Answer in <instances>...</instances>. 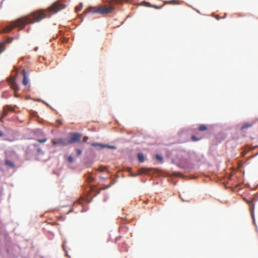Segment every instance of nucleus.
Masks as SVG:
<instances>
[{
    "label": "nucleus",
    "instance_id": "obj_22",
    "mask_svg": "<svg viewBox=\"0 0 258 258\" xmlns=\"http://www.w3.org/2000/svg\"><path fill=\"white\" fill-rule=\"evenodd\" d=\"M87 180H88V182H91L93 181V178L91 175H89V176L87 177Z\"/></svg>",
    "mask_w": 258,
    "mask_h": 258
},
{
    "label": "nucleus",
    "instance_id": "obj_17",
    "mask_svg": "<svg viewBox=\"0 0 258 258\" xmlns=\"http://www.w3.org/2000/svg\"><path fill=\"white\" fill-rule=\"evenodd\" d=\"M156 158L157 159V160H158V161H159L160 162H163V158L160 156V155H156Z\"/></svg>",
    "mask_w": 258,
    "mask_h": 258
},
{
    "label": "nucleus",
    "instance_id": "obj_19",
    "mask_svg": "<svg viewBox=\"0 0 258 258\" xmlns=\"http://www.w3.org/2000/svg\"><path fill=\"white\" fill-rule=\"evenodd\" d=\"M122 238L121 236H118L115 239V242L118 243V244H120V243L119 242V241Z\"/></svg>",
    "mask_w": 258,
    "mask_h": 258
},
{
    "label": "nucleus",
    "instance_id": "obj_12",
    "mask_svg": "<svg viewBox=\"0 0 258 258\" xmlns=\"http://www.w3.org/2000/svg\"><path fill=\"white\" fill-rule=\"evenodd\" d=\"M138 158L139 162H143L144 161V155L142 153H139L138 154Z\"/></svg>",
    "mask_w": 258,
    "mask_h": 258
},
{
    "label": "nucleus",
    "instance_id": "obj_9",
    "mask_svg": "<svg viewBox=\"0 0 258 258\" xmlns=\"http://www.w3.org/2000/svg\"><path fill=\"white\" fill-rule=\"evenodd\" d=\"M149 171V170L148 169H146V168H141L139 170V173L138 174L134 175L133 176H137V175H140L141 174H143V173H147Z\"/></svg>",
    "mask_w": 258,
    "mask_h": 258
},
{
    "label": "nucleus",
    "instance_id": "obj_30",
    "mask_svg": "<svg viewBox=\"0 0 258 258\" xmlns=\"http://www.w3.org/2000/svg\"><path fill=\"white\" fill-rule=\"evenodd\" d=\"M170 3L173 4H176V1H173L171 2Z\"/></svg>",
    "mask_w": 258,
    "mask_h": 258
},
{
    "label": "nucleus",
    "instance_id": "obj_21",
    "mask_svg": "<svg viewBox=\"0 0 258 258\" xmlns=\"http://www.w3.org/2000/svg\"><path fill=\"white\" fill-rule=\"evenodd\" d=\"M46 139H38L37 140V141L40 143H45L46 141Z\"/></svg>",
    "mask_w": 258,
    "mask_h": 258
},
{
    "label": "nucleus",
    "instance_id": "obj_11",
    "mask_svg": "<svg viewBox=\"0 0 258 258\" xmlns=\"http://www.w3.org/2000/svg\"><path fill=\"white\" fill-rule=\"evenodd\" d=\"M208 127L205 124H201L199 127V131L201 132H203L207 130Z\"/></svg>",
    "mask_w": 258,
    "mask_h": 258
},
{
    "label": "nucleus",
    "instance_id": "obj_6",
    "mask_svg": "<svg viewBox=\"0 0 258 258\" xmlns=\"http://www.w3.org/2000/svg\"><path fill=\"white\" fill-rule=\"evenodd\" d=\"M9 83L11 86V88L14 90L15 92L18 90V87L16 83L15 79L13 78H11L8 80Z\"/></svg>",
    "mask_w": 258,
    "mask_h": 258
},
{
    "label": "nucleus",
    "instance_id": "obj_24",
    "mask_svg": "<svg viewBox=\"0 0 258 258\" xmlns=\"http://www.w3.org/2000/svg\"><path fill=\"white\" fill-rule=\"evenodd\" d=\"M105 169V167H100L99 168H98V171H101V172H103Z\"/></svg>",
    "mask_w": 258,
    "mask_h": 258
},
{
    "label": "nucleus",
    "instance_id": "obj_18",
    "mask_svg": "<svg viewBox=\"0 0 258 258\" xmlns=\"http://www.w3.org/2000/svg\"><path fill=\"white\" fill-rule=\"evenodd\" d=\"M191 140L192 141H194V142L198 141H199L200 139L199 138H198L195 136H192L191 137Z\"/></svg>",
    "mask_w": 258,
    "mask_h": 258
},
{
    "label": "nucleus",
    "instance_id": "obj_8",
    "mask_svg": "<svg viewBox=\"0 0 258 258\" xmlns=\"http://www.w3.org/2000/svg\"><path fill=\"white\" fill-rule=\"evenodd\" d=\"M23 73V84L25 86H26L28 84V80L27 78L26 73L25 71V70H23L22 71Z\"/></svg>",
    "mask_w": 258,
    "mask_h": 258
},
{
    "label": "nucleus",
    "instance_id": "obj_26",
    "mask_svg": "<svg viewBox=\"0 0 258 258\" xmlns=\"http://www.w3.org/2000/svg\"><path fill=\"white\" fill-rule=\"evenodd\" d=\"M110 186H111V184H109V185H107V186H104V187H102V188H101V189H102V190H104V189H107V188H109V187H110Z\"/></svg>",
    "mask_w": 258,
    "mask_h": 258
},
{
    "label": "nucleus",
    "instance_id": "obj_25",
    "mask_svg": "<svg viewBox=\"0 0 258 258\" xmlns=\"http://www.w3.org/2000/svg\"><path fill=\"white\" fill-rule=\"evenodd\" d=\"M13 39V38H12V37H9V38H8V39H7V42H8V43H10L12 42Z\"/></svg>",
    "mask_w": 258,
    "mask_h": 258
},
{
    "label": "nucleus",
    "instance_id": "obj_1",
    "mask_svg": "<svg viewBox=\"0 0 258 258\" xmlns=\"http://www.w3.org/2000/svg\"><path fill=\"white\" fill-rule=\"evenodd\" d=\"M66 5L56 1L46 10H39L34 11L29 15H25L17 19L11 24L8 25L0 30V33H9L14 28L18 27L19 30H23L27 24H32L36 22H39L46 17H50L49 13L55 14L58 11L64 9Z\"/></svg>",
    "mask_w": 258,
    "mask_h": 258
},
{
    "label": "nucleus",
    "instance_id": "obj_27",
    "mask_svg": "<svg viewBox=\"0 0 258 258\" xmlns=\"http://www.w3.org/2000/svg\"><path fill=\"white\" fill-rule=\"evenodd\" d=\"M82 5L80 7H76V11H80L81 10V9H82Z\"/></svg>",
    "mask_w": 258,
    "mask_h": 258
},
{
    "label": "nucleus",
    "instance_id": "obj_20",
    "mask_svg": "<svg viewBox=\"0 0 258 258\" xmlns=\"http://www.w3.org/2000/svg\"><path fill=\"white\" fill-rule=\"evenodd\" d=\"M68 161L70 162V163H72L74 162V159L72 157V156H70L68 158Z\"/></svg>",
    "mask_w": 258,
    "mask_h": 258
},
{
    "label": "nucleus",
    "instance_id": "obj_10",
    "mask_svg": "<svg viewBox=\"0 0 258 258\" xmlns=\"http://www.w3.org/2000/svg\"><path fill=\"white\" fill-rule=\"evenodd\" d=\"M8 115V111L6 108L5 107L4 108L3 112L2 113V115L0 117V121H2V119L4 117H6Z\"/></svg>",
    "mask_w": 258,
    "mask_h": 258
},
{
    "label": "nucleus",
    "instance_id": "obj_4",
    "mask_svg": "<svg viewBox=\"0 0 258 258\" xmlns=\"http://www.w3.org/2000/svg\"><path fill=\"white\" fill-rule=\"evenodd\" d=\"M71 140L68 139L69 145L75 142H80L82 135L77 133H70Z\"/></svg>",
    "mask_w": 258,
    "mask_h": 258
},
{
    "label": "nucleus",
    "instance_id": "obj_23",
    "mask_svg": "<svg viewBox=\"0 0 258 258\" xmlns=\"http://www.w3.org/2000/svg\"><path fill=\"white\" fill-rule=\"evenodd\" d=\"M76 151L78 156H80L82 154V151L79 149H76Z\"/></svg>",
    "mask_w": 258,
    "mask_h": 258
},
{
    "label": "nucleus",
    "instance_id": "obj_3",
    "mask_svg": "<svg viewBox=\"0 0 258 258\" xmlns=\"http://www.w3.org/2000/svg\"><path fill=\"white\" fill-rule=\"evenodd\" d=\"M51 142L53 146L61 145L66 146L69 145L68 139L56 138L53 139Z\"/></svg>",
    "mask_w": 258,
    "mask_h": 258
},
{
    "label": "nucleus",
    "instance_id": "obj_31",
    "mask_svg": "<svg viewBox=\"0 0 258 258\" xmlns=\"http://www.w3.org/2000/svg\"><path fill=\"white\" fill-rule=\"evenodd\" d=\"M3 136V133L0 131V137Z\"/></svg>",
    "mask_w": 258,
    "mask_h": 258
},
{
    "label": "nucleus",
    "instance_id": "obj_28",
    "mask_svg": "<svg viewBox=\"0 0 258 258\" xmlns=\"http://www.w3.org/2000/svg\"><path fill=\"white\" fill-rule=\"evenodd\" d=\"M88 137H86H86H84L83 138V141H84V142H87V141L88 140Z\"/></svg>",
    "mask_w": 258,
    "mask_h": 258
},
{
    "label": "nucleus",
    "instance_id": "obj_7",
    "mask_svg": "<svg viewBox=\"0 0 258 258\" xmlns=\"http://www.w3.org/2000/svg\"><path fill=\"white\" fill-rule=\"evenodd\" d=\"M246 202L249 205V209H250V211L251 217H252V218L253 219V221L254 222V215H253V210L254 209V204L253 203V201L251 200H250V201H246Z\"/></svg>",
    "mask_w": 258,
    "mask_h": 258
},
{
    "label": "nucleus",
    "instance_id": "obj_33",
    "mask_svg": "<svg viewBox=\"0 0 258 258\" xmlns=\"http://www.w3.org/2000/svg\"><path fill=\"white\" fill-rule=\"evenodd\" d=\"M15 96L17 97V96H18V95H17V94H15Z\"/></svg>",
    "mask_w": 258,
    "mask_h": 258
},
{
    "label": "nucleus",
    "instance_id": "obj_15",
    "mask_svg": "<svg viewBox=\"0 0 258 258\" xmlns=\"http://www.w3.org/2000/svg\"><path fill=\"white\" fill-rule=\"evenodd\" d=\"M251 124L250 123H244L242 126L241 127V130H243L245 128H247V127H250L251 126Z\"/></svg>",
    "mask_w": 258,
    "mask_h": 258
},
{
    "label": "nucleus",
    "instance_id": "obj_32",
    "mask_svg": "<svg viewBox=\"0 0 258 258\" xmlns=\"http://www.w3.org/2000/svg\"><path fill=\"white\" fill-rule=\"evenodd\" d=\"M120 1H127V0H120Z\"/></svg>",
    "mask_w": 258,
    "mask_h": 258
},
{
    "label": "nucleus",
    "instance_id": "obj_5",
    "mask_svg": "<svg viewBox=\"0 0 258 258\" xmlns=\"http://www.w3.org/2000/svg\"><path fill=\"white\" fill-rule=\"evenodd\" d=\"M91 146H93V147H98L101 149L105 148H107L109 149H116V147L114 146H110V145H104V144H99V143H92L91 144Z\"/></svg>",
    "mask_w": 258,
    "mask_h": 258
},
{
    "label": "nucleus",
    "instance_id": "obj_14",
    "mask_svg": "<svg viewBox=\"0 0 258 258\" xmlns=\"http://www.w3.org/2000/svg\"><path fill=\"white\" fill-rule=\"evenodd\" d=\"M5 49V45L3 43H0V54L2 53Z\"/></svg>",
    "mask_w": 258,
    "mask_h": 258
},
{
    "label": "nucleus",
    "instance_id": "obj_13",
    "mask_svg": "<svg viewBox=\"0 0 258 258\" xmlns=\"http://www.w3.org/2000/svg\"><path fill=\"white\" fill-rule=\"evenodd\" d=\"M6 164L12 168H14L15 167L14 163L10 160H7L6 161Z\"/></svg>",
    "mask_w": 258,
    "mask_h": 258
},
{
    "label": "nucleus",
    "instance_id": "obj_29",
    "mask_svg": "<svg viewBox=\"0 0 258 258\" xmlns=\"http://www.w3.org/2000/svg\"><path fill=\"white\" fill-rule=\"evenodd\" d=\"M65 243H66V241H63V244H62V247H63V250H64L65 251H66V249H65V247H65Z\"/></svg>",
    "mask_w": 258,
    "mask_h": 258
},
{
    "label": "nucleus",
    "instance_id": "obj_2",
    "mask_svg": "<svg viewBox=\"0 0 258 258\" xmlns=\"http://www.w3.org/2000/svg\"><path fill=\"white\" fill-rule=\"evenodd\" d=\"M114 9V7L112 6H101L98 8L90 7L88 8V11L92 13H99L104 15L111 13Z\"/></svg>",
    "mask_w": 258,
    "mask_h": 258
},
{
    "label": "nucleus",
    "instance_id": "obj_16",
    "mask_svg": "<svg viewBox=\"0 0 258 258\" xmlns=\"http://www.w3.org/2000/svg\"><path fill=\"white\" fill-rule=\"evenodd\" d=\"M5 107L7 109L8 111H11L12 112H14L15 111V109L13 107H12L11 106L7 105L6 106H5Z\"/></svg>",
    "mask_w": 258,
    "mask_h": 258
}]
</instances>
